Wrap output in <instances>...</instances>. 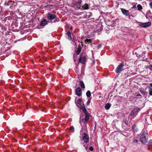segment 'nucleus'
Returning <instances> with one entry per match:
<instances>
[{
  "label": "nucleus",
  "mask_w": 152,
  "mask_h": 152,
  "mask_svg": "<svg viewBox=\"0 0 152 152\" xmlns=\"http://www.w3.org/2000/svg\"><path fill=\"white\" fill-rule=\"evenodd\" d=\"M82 99H79L77 101L76 103L77 105L79 108L82 110L84 113L85 114V118L81 119V117H80V123L81 124V122L83 123L84 124L89 119V114L88 112L86 110L84 105L83 106L81 105Z\"/></svg>",
  "instance_id": "nucleus-1"
},
{
  "label": "nucleus",
  "mask_w": 152,
  "mask_h": 152,
  "mask_svg": "<svg viewBox=\"0 0 152 152\" xmlns=\"http://www.w3.org/2000/svg\"><path fill=\"white\" fill-rule=\"evenodd\" d=\"M47 18L50 20V21L49 22L51 23H55L56 22H58L59 21V18L56 17V15L51 13H48L47 14Z\"/></svg>",
  "instance_id": "nucleus-2"
},
{
  "label": "nucleus",
  "mask_w": 152,
  "mask_h": 152,
  "mask_svg": "<svg viewBox=\"0 0 152 152\" xmlns=\"http://www.w3.org/2000/svg\"><path fill=\"white\" fill-rule=\"evenodd\" d=\"M148 134L144 131L142 130L140 137V141L142 143L144 144L148 140V139L147 137Z\"/></svg>",
  "instance_id": "nucleus-3"
},
{
  "label": "nucleus",
  "mask_w": 152,
  "mask_h": 152,
  "mask_svg": "<svg viewBox=\"0 0 152 152\" xmlns=\"http://www.w3.org/2000/svg\"><path fill=\"white\" fill-rule=\"evenodd\" d=\"M124 64L123 63H120L117 66L115 70V72L116 73H120V72L123 70V67L124 66Z\"/></svg>",
  "instance_id": "nucleus-4"
},
{
  "label": "nucleus",
  "mask_w": 152,
  "mask_h": 152,
  "mask_svg": "<svg viewBox=\"0 0 152 152\" xmlns=\"http://www.w3.org/2000/svg\"><path fill=\"white\" fill-rule=\"evenodd\" d=\"M82 140L84 141V142L87 143L89 142V138L88 135L86 133H84L82 137Z\"/></svg>",
  "instance_id": "nucleus-5"
},
{
  "label": "nucleus",
  "mask_w": 152,
  "mask_h": 152,
  "mask_svg": "<svg viewBox=\"0 0 152 152\" xmlns=\"http://www.w3.org/2000/svg\"><path fill=\"white\" fill-rule=\"evenodd\" d=\"M140 110L139 107H137L134 109L131 112V116H133L137 114V113Z\"/></svg>",
  "instance_id": "nucleus-6"
},
{
  "label": "nucleus",
  "mask_w": 152,
  "mask_h": 152,
  "mask_svg": "<svg viewBox=\"0 0 152 152\" xmlns=\"http://www.w3.org/2000/svg\"><path fill=\"white\" fill-rule=\"evenodd\" d=\"M151 23L148 22L146 23H140V26L142 27L146 28L150 26L151 25Z\"/></svg>",
  "instance_id": "nucleus-7"
},
{
  "label": "nucleus",
  "mask_w": 152,
  "mask_h": 152,
  "mask_svg": "<svg viewBox=\"0 0 152 152\" xmlns=\"http://www.w3.org/2000/svg\"><path fill=\"white\" fill-rule=\"evenodd\" d=\"M82 1V0H78L74 4V6L76 7V8L77 9H80L81 6Z\"/></svg>",
  "instance_id": "nucleus-8"
},
{
  "label": "nucleus",
  "mask_w": 152,
  "mask_h": 152,
  "mask_svg": "<svg viewBox=\"0 0 152 152\" xmlns=\"http://www.w3.org/2000/svg\"><path fill=\"white\" fill-rule=\"evenodd\" d=\"M86 56H81L79 59V62L81 63L82 64H84L86 61Z\"/></svg>",
  "instance_id": "nucleus-9"
},
{
  "label": "nucleus",
  "mask_w": 152,
  "mask_h": 152,
  "mask_svg": "<svg viewBox=\"0 0 152 152\" xmlns=\"http://www.w3.org/2000/svg\"><path fill=\"white\" fill-rule=\"evenodd\" d=\"M76 94L78 96H80L82 95V90L80 88L78 87L75 89Z\"/></svg>",
  "instance_id": "nucleus-10"
},
{
  "label": "nucleus",
  "mask_w": 152,
  "mask_h": 152,
  "mask_svg": "<svg viewBox=\"0 0 152 152\" xmlns=\"http://www.w3.org/2000/svg\"><path fill=\"white\" fill-rule=\"evenodd\" d=\"M121 10L123 14L125 16H128L129 15V11L124 8H121Z\"/></svg>",
  "instance_id": "nucleus-11"
},
{
  "label": "nucleus",
  "mask_w": 152,
  "mask_h": 152,
  "mask_svg": "<svg viewBox=\"0 0 152 152\" xmlns=\"http://www.w3.org/2000/svg\"><path fill=\"white\" fill-rule=\"evenodd\" d=\"M48 23V21L45 19H44L41 21L40 26H45Z\"/></svg>",
  "instance_id": "nucleus-12"
},
{
  "label": "nucleus",
  "mask_w": 152,
  "mask_h": 152,
  "mask_svg": "<svg viewBox=\"0 0 152 152\" xmlns=\"http://www.w3.org/2000/svg\"><path fill=\"white\" fill-rule=\"evenodd\" d=\"M66 34L68 36V39L70 40H72V37H71V33L70 31H68L66 33Z\"/></svg>",
  "instance_id": "nucleus-13"
},
{
  "label": "nucleus",
  "mask_w": 152,
  "mask_h": 152,
  "mask_svg": "<svg viewBox=\"0 0 152 152\" xmlns=\"http://www.w3.org/2000/svg\"><path fill=\"white\" fill-rule=\"evenodd\" d=\"M82 48L80 45H79L77 48V50L76 52V54L77 55H79L81 51Z\"/></svg>",
  "instance_id": "nucleus-14"
},
{
  "label": "nucleus",
  "mask_w": 152,
  "mask_h": 152,
  "mask_svg": "<svg viewBox=\"0 0 152 152\" xmlns=\"http://www.w3.org/2000/svg\"><path fill=\"white\" fill-rule=\"evenodd\" d=\"M140 92L143 95L144 97L146 96H147L148 93L147 92H145L141 89L140 90Z\"/></svg>",
  "instance_id": "nucleus-15"
},
{
  "label": "nucleus",
  "mask_w": 152,
  "mask_h": 152,
  "mask_svg": "<svg viewBox=\"0 0 152 152\" xmlns=\"http://www.w3.org/2000/svg\"><path fill=\"white\" fill-rule=\"evenodd\" d=\"M82 8L84 10H88L89 9L88 5L87 4H85L82 6Z\"/></svg>",
  "instance_id": "nucleus-16"
},
{
  "label": "nucleus",
  "mask_w": 152,
  "mask_h": 152,
  "mask_svg": "<svg viewBox=\"0 0 152 152\" xmlns=\"http://www.w3.org/2000/svg\"><path fill=\"white\" fill-rule=\"evenodd\" d=\"M92 41L91 39H87L85 40V43L86 44H89L91 43Z\"/></svg>",
  "instance_id": "nucleus-17"
},
{
  "label": "nucleus",
  "mask_w": 152,
  "mask_h": 152,
  "mask_svg": "<svg viewBox=\"0 0 152 152\" xmlns=\"http://www.w3.org/2000/svg\"><path fill=\"white\" fill-rule=\"evenodd\" d=\"M111 106V104L107 103L105 106V108L106 110H109Z\"/></svg>",
  "instance_id": "nucleus-18"
},
{
  "label": "nucleus",
  "mask_w": 152,
  "mask_h": 152,
  "mask_svg": "<svg viewBox=\"0 0 152 152\" xmlns=\"http://www.w3.org/2000/svg\"><path fill=\"white\" fill-rule=\"evenodd\" d=\"M132 129L135 132H137V128L136 125L134 124L132 126Z\"/></svg>",
  "instance_id": "nucleus-19"
},
{
  "label": "nucleus",
  "mask_w": 152,
  "mask_h": 152,
  "mask_svg": "<svg viewBox=\"0 0 152 152\" xmlns=\"http://www.w3.org/2000/svg\"><path fill=\"white\" fill-rule=\"evenodd\" d=\"M80 85L81 87L82 88H85V86L83 81H80Z\"/></svg>",
  "instance_id": "nucleus-20"
},
{
  "label": "nucleus",
  "mask_w": 152,
  "mask_h": 152,
  "mask_svg": "<svg viewBox=\"0 0 152 152\" xmlns=\"http://www.w3.org/2000/svg\"><path fill=\"white\" fill-rule=\"evenodd\" d=\"M86 95L88 97H89L91 96V93L90 91H88L86 93Z\"/></svg>",
  "instance_id": "nucleus-21"
},
{
  "label": "nucleus",
  "mask_w": 152,
  "mask_h": 152,
  "mask_svg": "<svg viewBox=\"0 0 152 152\" xmlns=\"http://www.w3.org/2000/svg\"><path fill=\"white\" fill-rule=\"evenodd\" d=\"M148 89V91L149 92V95H150L152 96V88H151V87H149Z\"/></svg>",
  "instance_id": "nucleus-22"
},
{
  "label": "nucleus",
  "mask_w": 152,
  "mask_h": 152,
  "mask_svg": "<svg viewBox=\"0 0 152 152\" xmlns=\"http://www.w3.org/2000/svg\"><path fill=\"white\" fill-rule=\"evenodd\" d=\"M137 7L138 10H140L142 9V6L140 4H139L137 5Z\"/></svg>",
  "instance_id": "nucleus-23"
},
{
  "label": "nucleus",
  "mask_w": 152,
  "mask_h": 152,
  "mask_svg": "<svg viewBox=\"0 0 152 152\" xmlns=\"http://www.w3.org/2000/svg\"><path fill=\"white\" fill-rule=\"evenodd\" d=\"M69 129L71 132H74L75 129L73 126H71L69 128Z\"/></svg>",
  "instance_id": "nucleus-24"
},
{
  "label": "nucleus",
  "mask_w": 152,
  "mask_h": 152,
  "mask_svg": "<svg viewBox=\"0 0 152 152\" xmlns=\"http://www.w3.org/2000/svg\"><path fill=\"white\" fill-rule=\"evenodd\" d=\"M124 123L125 124V125H126L127 126H128L129 123L128 121L127 120H125Z\"/></svg>",
  "instance_id": "nucleus-25"
},
{
  "label": "nucleus",
  "mask_w": 152,
  "mask_h": 152,
  "mask_svg": "<svg viewBox=\"0 0 152 152\" xmlns=\"http://www.w3.org/2000/svg\"><path fill=\"white\" fill-rule=\"evenodd\" d=\"M145 54V52H143L142 53L141 55H140V56L142 57H144L143 56H144Z\"/></svg>",
  "instance_id": "nucleus-26"
},
{
  "label": "nucleus",
  "mask_w": 152,
  "mask_h": 152,
  "mask_svg": "<svg viewBox=\"0 0 152 152\" xmlns=\"http://www.w3.org/2000/svg\"><path fill=\"white\" fill-rule=\"evenodd\" d=\"M149 145L152 146V140H149Z\"/></svg>",
  "instance_id": "nucleus-27"
},
{
  "label": "nucleus",
  "mask_w": 152,
  "mask_h": 152,
  "mask_svg": "<svg viewBox=\"0 0 152 152\" xmlns=\"http://www.w3.org/2000/svg\"><path fill=\"white\" fill-rule=\"evenodd\" d=\"M102 46V45L101 44H99L97 46V49H99Z\"/></svg>",
  "instance_id": "nucleus-28"
},
{
  "label": "nucleus",
  "mask_w": 152,
  "mask_h": 152,
  "mask_svg": "<svg viewBox=\"0 0 152 152\" xmlns=\"http://www.w3.org/2000/svg\"><path fill=\"white\" fill-rule=\"evenodd\" d=\"M138 141L137 139H134L133 141V143H137L138 142Z\"/></svg>",
  "instance_id": "nucleus-29"
},
{
  "label": "nucleus",
  "mask_w": 152,
  "mask_h": 152,
  "mask_svg": "<svg viewBox=\"0 0 152 152\" xmlns=\"http://www.w3.org/2000/svg\"><path fill=\"white\" fill-rule=\"evenodd\" d=\"M89 150L91 151H93L94 150V148L92 147H90L89 148Z\"/></svg>",
  "instance_id": "nucleus-30"
},
{
  "label": "nucleus",
  "mask_w": 152,
  "mask_h": 152,
  "mask_svg": "<svg viewBox=\"0 0 152 152\" xmlns=\"http://www.w3.org/2000/svg\"><path fill=\"white\" fill-rule=\"evenodd\" d=\"M149 6L150 8L152 9V1L150 3Z\"/></svg>",
  "instance_id": "nucleus-31"
},
{
  "label": "nucleus",
  "mask_w": 152,
  "mask_h": 152,
  "mask_svg": "<svg viewBox=\"0 0 152 152\" xmlns=\"http://www.w3.org/2000/svg\"><path fill=\"white\" fill-rule=\"evenodd\" d=\"M122 126L124 127H126L127 126H128L126 125H125V124L124 123H123V124L122 125Z\"/></svg>",
  "instance_id": "nucleus-32"
},
{
  "label": "nucleus",
  "mask_w": 152,
  "mask_h": 152,
  "mask_svg": "<svg viewBox=\"0 0 152 152\" xmlns=\"http://www.w3.org/2000/svg\"><path fill=\"white\" fill-rule=\"evenodd\" d=\"M90 101L89 100H88L87 102V104L88 105L90 103Z\"/></svg>",
  "instance_id": "nucleus-33"
},
{
  "label": "nucleus",
  "mask_w": 152,
  "mask_h": 152,
  "mask_svg": "<svg viewBox=\"0 0 152 152\" xmlns=\"http://www.w3.org/2000/svg\"><path fill=\"white\" fill-rule=\"evenodd\" d=\"M136 96H141V95L139 93V94H137L136 95Z\"/></svg>",
  "instance_id": "nucleus-34"
},
{
  "label": "nucleus",
  "mask_w": 152,
  "mask_h": 152,
  "mask_svg": "<svg viewBox=\"0 0 152 152\" xmlns=\"http://www.w3.org/2000/svg\"><path fill=\"white\" fill-rule=\"evenodd\" d=\"M83 146L85 147V148L86 150H87V148H88V147H86V145H83Z\"/></svg>",
  "instance_id": "nucleus-35"
},
{
  "label": "nucleus",
  "mask_w": 152,
  "mask_h": 152,
  "mask_svg": "<svg viewBox=\"0 0 152 152\" xmlns=\"http://www.w3.org/2000/svg\"><path fill=\"white\" fill-rule=\"evenodd\" d=\"M150 86H151V87H152V83H151L150 84Z\"/></svg>",
  "instance_id": "nucleus-36"
},
{
  "label": "nucleus",
  "mask_w": 152,
  "mask_h": 152,
  "mask_svg": "<svg viewBox=\"0 0 152 152\" xmlns=\"http://www.w3.org/2000/svg\"><path fill=\"white\" fill-rule=\"evenodd\" d=\"M72 28H73L71 26L70 28V29L72 30Z\"/></svg>",
  "instance_id": "nucleus-37"
},
{
  "label": "nucleus",
  "mask_w": 152,
  "mask_h": 152,
  "mask_svg": "<svg viewBox=\"0 0 152 152\" xmlns=\"http://www.w3.org/2000/svg\"><path fill=\"white\" fill-rule=\"evenodd\" d=\"M150 66L152 68V64H150Z\"/></svg>",
  "instance_id": "nucleus-38"
},
{
  "label": "nucleus",
  "mask_w": 152,
  "mask_h": 152,
  "mask_svg": "<svg viewBox=\"0 0 152 152\" xmlns=\"http://www.w3.org/2000/svg\"><path fill=\"white\" fill-rule=\"evenodd\" d=\"M135 7H135H135L133 6V7L132 8H135Z\"/></svg>",
  "instance_id": "nucleus-39"
}]
</instances>
